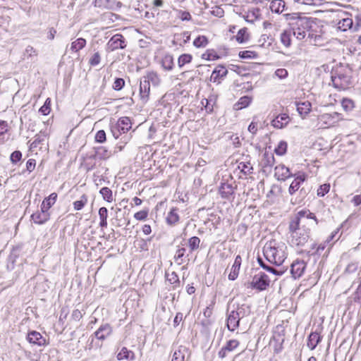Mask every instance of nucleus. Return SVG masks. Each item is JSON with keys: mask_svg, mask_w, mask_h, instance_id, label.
Here are the masks:
<instances>
[{"mask_svg": "<svg viewBox=\"0 0 361 361\" xmlns=\"http://www.w3.org/2000/svg\"><path fill=\"white\" fill-rule=\"evenodd\" d=\"M274 75L279 79H284L288 76V71L286 69L279 68V69L276 70Z\"/></svg>", "mask_w": 361, "mask_h": 361, "instance_id": "nucleus-62", "label": "nucleus"}, {"mask_svg": "<svg viewBox=\"0 0 361 361\" xmlns=\"http://www.w3.org/2000/svg\"><path fill=\"white\" fill-rule=\"evenodd\" d=\"M22 158V153L18 151H14L13 153H11L10 157V160L13 164H16L18 161H19Z\"/></svg>", "mask_w": 361, "mask_h": 361, "instance_id": "nucleus-58", "label": "nucleus"}, {"mask_svg": "<svg viewBox=\"0 0 361 361\" xmlns=\"http://www.w3.org/2000/svg\"><path fill=\"white\" fill-rule=\"evenodd\" d=\"M295 218H298L299 223H300V221L302 218L314 219L315 221V224H317V223H318L314 214L310 212L309 210H301V211L298 212Z\"/></svg>", "mask_w": 361, "mask_h": 361, "instance_id": "nucleus-36", "label": "nucleus"}, {"mask_svg": "<svg viewBox=\"0 0 361 361\" xmlns=\"http://www.w3.org/2000/svg\"><path fill=\"white\" fill-rule=\"evenodd\" d=\"M87 203V197L86 195L84 194L80 197V200H77L73 202V207H74L75 210L78 211V210L82 209Z\"/></svg>", "mask_w": 361, "mask_h": 361, "instance_id": "nucleus-46", "label": "nucleus"}, {"mask_svg": "<svg viewBox=\"0 0 361 361\" xmlns=\"http://www.w3.org/2000/svg\"><path fill=\"white\" fill-rule=\"evenodd\" d=\"M240 343L238 340L231 339L226 342V345L223 346L218 353L219 357L221 359L225 358L228 353L236 349Z\"/></svg>", "mask_w": 361, "mask_h": 361, "instance_id": "nucleus-11", "label": "nucleus"}, {"mask_svg": "<svg viewBox=\"0 0 361 361\" xmlns=\"http://www.w3.org/2000/svg\"><path fill=\"white\" fill-rule=\"evenodd\" d=\"M177 208H172L166 216V222L169 225H175L179 221Z\"/></svg>", "mask_w": 361, "mask_h": 361, "instance_id": "nucleus-32", "label": "nucleus"}, {"mask_svg": "<svg viewBox=\"0 0 361 361\" xmlns=\"http://www.w3.org/2000/svg\"><path fill=\"white\" fill-rule=\"evenodd\" d=\"M306 269V263L304 260L296 259L290 265V274L296 279L302 276Z\"/></svg>", "mask_w": 361, "mask_h": 361, "instance_id": "nucleus-8", "label": "nucleus"}, {"mask_svg": "<svg viewBox=\"0 0 361 361\" xmlns=\"http://www.w3.org/2000/svg\"><path fill=\"white\" fill-rule=\"evenodd\" d=\"M112 331L109 324H104L94 332V336L97 339L104 341L112 334Z\"/></svg>", "mask_w": 361, "mask_h": 361, "instance_id": "nucleus-13", "label": "nucleus"}, {"mask_svg": "<svg viewBox=\"0 0 361 361\" xmlns=\"http://www.w3.org/2000/svg\"><path fill=\"white\" fill-rule=\"evenodd\" d=\"M215 304V298H213V300L211 301L210 304L207 305L206 309L204 310V316L205 317H210L212 314V310Z\"/></svg>", "mask_w": 361, "mask_h": 361, "instance_id": "nucleus-57", "label": "nucleus"}, {"mask_svg": "<svg viewBox=\"0 0 361 361\" xmlns=\"http://www.w3.org/2000/svg\"><path fill=\"white\" fill-rule=\"evenodd\" d=\"M185 248L181 247L178 248L175 254L174 259L175 262H177L178 265L182 264L184 262L183 257L185 255Z\"/></svg>", "mask_w": 361, "mask_h": 361, "instance_id": "nucleus-48", "label": "nucleus"}, {"mask_svg": "<svg viewBox=\"0 0 361 361\" xmlns=\"http://www.w3.org/2000/svg\"><path fill=\"white\" fill-rule=\"evenodd\" d=\"M149 84L152 83V85L157 87L159 86L161 82V79L159 75L157 72L151 71L149 72L146 75L143 77Z\"/></svg>", "mask_w": 361, "mask_h": 361, "instance_id": "nucleus-29", "label": "nucleus"}, {"mask_svg": "<svg viewBox=\"0 0 361 361\" xmlns=\"http://www.w3.org/2000/svg\"><path fill=\"white\" fill-rule=\"evenodd\" d=\"M287 146L286 142L281 141L274 149L275 153L279 156L285 154L287 151Z\"/></svg>", "mask_w": 361, "mask_h": 361, "instance_id": "nucleus-49", "label": "nucleus"}, {"mask_svg": "<svg viewBox=\"0 0 361 361\" xmlns=\"http://www.w3.org/2000/svg\"><path fill=\"white\" fill-rule=\"evenodd\" d=\"M298 218H293L289 223L290 242L293 246H304L310 236V230L301 227Z\"/></svg>", "mask_w": 361, "mask_h": 361, "instance_id": "nucleus-2", "label": "nucleus"}, {"mask_svg": "<svg viewBox=\"0 0 361 361\" xmlns=\"http://www.w3.org/2000/svg\"><path fill=\"white\" fill-rule=\"evenodd\" d=\"M286 4L283 0H273L271 1L269 8L273 13H281L285 10Z\"/></svg>", "mask_w": 361, "mask_h": 361, "instance_id": "nucleus-23", "label": "nucleus"}, {"mask_svg": "<svg viewBox=\"0 0 361 361\" xmlns=\"http://www.w3.org/2000/svg\"><path fill=\"white\" fill-rule=\"evenodd\" d=\"M51 100L49 98H47L44 104V105L39 109V111L43 115H48L50 112L51 108Z\"/></svg>", "mask_w": 361, "mask_h": 361, "instance_id": "nucleus-53", "label": "nucleus"}, {"mask_svg": "<svg viewBox=\"0 0 361 361\" xmlns=\"http://www.w3.org/2000/svg\"><path fill=\"white\" fill-rule=\"evenodd\" d=\"M8 132V123L6 121H0V145L4 143L5 135Z\"/></svg>", "mask_w": 361, "mask_h": 361, "instance_id": "nucleus-44", "label": "nucleus"}, {"mask_svg": "<svg viewBox=\"0 0 361 361\" xmlns=\"http://www.w3.org/2000/svg\"><path fill=\"white\" fill-rule=\"evenodd\" d=\"M101 56L99 52H95L90 59L89 63L91 66H95L100 63Z\"/></svg>", "mask_w": 361, "mask_h": 361, "instance_id": "nucleus-56", "label": "nucleus"}, {"mask_svg": "<svg viewBox=\"0 0 361 361\" xmlns=\"http://www.w3.org/2000/svg\"><path fill=\"white\" fill-rule=\"evenodd\" d=\"M125 85V80L123 78H116L113 84V89L118 91L121 90Z\"/></svg>", "mask_w": 361, "mask_h": 361, "instance_id": "nucleus-55", "label": "nucleus"}, {"mask_svg": "<svg viewBox=\"0 0 361 361\" xmlns=\"http://www.w3.org/2000/svg\"><path fill=\"white\" fill-rule=\"evenodd\" d=\"M27 341L33 345L44 346L47 345V340L42 334L36 331H31L27 334Z\"/></svg>", "mask_w": 361, "mask_h": 361, "instance_id": "nucleus-10", "label": "nucleus"}, {"mask_svg": "<svg viewBox=\"0 0 361 361\" xmlns=\"http://www.w3.org/2000/svg\"><path fill=\"white\" fill-rule=\"evenodd\" d=\"M341 106L345 111H350L355 107V102L350 99L344 98L341 102Z\"/></svg>", "mask_w": 361, "mask_h": 361, "instance_id": "nucleus-47", "label": "nucleus"}, {"mask_svg": "<svg viewBox=\"0 0 361 361\" xmlns=\"http://www.w3.org/2000/svg\"><path fill=\"white\" fill-rule=\"evenodd\" d=\"M262 268L276 276H281L287 271V267H274L269 265L267 262H265L264 265Z\"/></svg>", "mask_w": 361, "mask_h": 361, "instance_id": "nucleus-27", "label": "nucleus"}, {"mask_svg": "<svg viewBox=\"0 0 361 361\" xmlns=\"http://www.w3.org/2000/svg\"><path fill=\"white\" fill-rule=\"evenodd\" d=\"M200 239L197 236H193L188 240V246L190 252L197 250L200 247Z\"/></svg>", "mask_w": 361, "mask_h": 361, "instance_id": "nucleus-43", "label": "nucleus"}, {"mask_svg": "<svg viewBox=\"0 0 361 361\" xmlns=\"http://www.w3.org/2000/svg\"><path fill=\"white\" fill-rule=\"evenodd\" d=\"M188 349L183 345L178 346L173 355L171 361H184L185 354L188 353Z\"/></svg>", "mask_w": 361, "mask_h": 361, "instance_id": "nucleus-26", "label": "nucleus"}, {"mask_svg": "<svg viewBox=\"0 0 361 361\" xmlns=\"http://www.w3.org/2000/svg\"><path fill=\"white\" fill-rule=\"evenodd\" d=\"M240 319L237 317V314L231 311L227 317V327L229 331H235L240 324Z\"/></svg>", "mask_w": 361, "mask_h": 361, "instance_id": "nucleus-20", "label": "nucleus"}, {"mask_svg": "<svg viewBox=\"0 0 361 361\" xmlns=\"http://www.w3.org/2000/svg\"><path fill=\"white\" fill-rule=\"evenodd\" d=\"M270 283L269 276L262 271L256 270L255 274L253 276L252 281L250 282L249 288L256 289L259 291L266 290Z\"/></svg>", "mask_w": 361, "mask_h": 361, "instance_id": "nucleus-4", "label": "nucleus"}, {"mask_svg": "<svg viewBox=\"0 0 361 361\" xmlns=\"http://www.w3.org/2000/svg\"><path fill=\"white\" fill-rule=\"evenodd\" d=\"M322 336L317 332H312L308 336L307 346L310 349L314 350L321 341Z\"/></svg>", "mask_w": 361, "mask_h": 361, "instance_id": "nucleus-25", "label": "nucleus"}, {"mask_svg": "<svg viewBox=\"0 0 361 361\" xmlns=\"http://www.w3.org/2000/svg\"><path fill=\"white\" fill-rule=\"evenodd\" d=\"M235 39L239 43H244L248 41L249 34L247 32V28L243 27L238 32Z\"/></svg>", "mask_w": 361, "mask_h": 361, "instance_id": "nucleus-37", "label": "nucleus"}, {"mask_svg": "<svg viewBox=\"0 0 361 361\" xmlns=\"http://www.w3.org/2000/svg\"><path fill=\"white\" fill-rule=\"evenodd\" d=\"M167 280L171 284H174L175 286L180 283L179 277L175 272H172L171 274H167Z\"/></svg>", "mask_w": 361, "mask_h": 361, "instance_id": "nucleus-54", "label": "nucleus"}, {"mask_svg": "<svg viewBox=\"0 0 361 361\" xmlns=\"http://www.w3.org/2000/svg\"><path fill=\"white\" fill-rule=\"evenodd\" d=\"M252 102V98L249 96H243L240 97L238 102L235 104V106H237V109H240L243 108H245Z\"/></svg>", "mask_w": 361, "mask_h": 361, "instance_id": "nucleus-39", "label": "nucleus"}, {"mask_svg": "<svg viewBox=\"0 0 361 361\" xmlns=\"http://www.w3.org/2000/svg\"><path fill=\"white\" fill-rule=\"evenodd\" d=\"M256 56L257 54L251 51H241L239 52V56L241 59H252Z\"/></svg>", "mask_w": 361, "mask_h": 361, "instance_id": "nucleus-60", "label": "nucleus"}, {"mask_svg": "<svg viewBox=\"0 0 361 361\" xmlns=\"http://www.w3.org/2000/svg\"><path fill=\"white\" fill-rule=\"evenodd\" d=\"M275 171V176L278 180H286L288 178L295 176V174H293L290 169L286 167L283 164H279L276 166L274 169Z\"/></svg>", "mask_w": 361, "mask_h": 361, "instance_id": "nucleus-12", "label": "nucleus"}, {"mask_svg": "<svg viewBox=\"0 0 361 361\" xmlns=\"http://www.w3.org/2000/svg\"><path fill=\"white\" fill-rule=\"evenodd\" d=\"M57 199V194L56 192L51 193L48 197L45 198L41 204L42 209L49 212V208L54 204Z\"/></svg>", "mask_w": 361, "mask_h": 361, "instance_id": "nucleus-31", "label": "nucleus"}, {"mask_svg": "<svg viewBox=\"0 0 361 361\" xmlns=\"http://www.w3.org/2000/svg\"><path fill=\"white\" fill-rule=\"evenodd\" d=\"M96 155L101 159H106L111 156V152L104 147L96 148Z\"/></svg>", "mask_w": 361, "mask_h": 361, "instance_id": "nucleus-41", "label": "nucleus"}, {"mask_svg": "<svg viewBox=\"0 0 361 361\" xmlns=\"http://www.w3.org/2000/svg\"><path fill=\"white\" fill-rule=\"evenodd\" d=\"M116 130L123 133H127L131 128V121L128 117H121L118 119L116 126Z\"/></svg>", "mask_w": 361, "mask_h": 361, "instance_id": "nucleus-18", "label": "nucleus"}, {"mask_svg": "<svg viewBox=\"0 0 361 361\" xmlns=\"http://www.w3.org/2000/svg\"><path fill=\"white\" fill-rule=\"evenodd\" d=\"M236 185L232 180L231 182H221L219 188V192L224 199L228 200L234 193Z\"/></svg>", "mask_w": 361, "mask_h": 361, "instance_id": "nucleus-7", "label": "nucleus"}, {"mask_svg": "<svg viewBox=\"0 0 361 361\" xmlns=\"http://www.w3.org/2000/svg\"><path fill=\"white\" fill-rule=\"evenodd\" d=\"M117 358L118 360H124V359L133 360H135V353L133 351L128 350L126 347H123L121 348V351L118 353Z\"/></svg>", "mask_w": 361, "mask_h": 361, "instance_id": "nucleus-30", "label": "nucleus"}, {"mask_svg": "<svg viewBox=\"0 0 361 361\" xmlns=\"http://www.w3.org/2000/svg\"><path fill=\"white\" fill-rule=\"evenodd\" d=\"M292 34L299 40L303 39L306 35L307 32L305 30H302L301 27L293 28L292 30Z\"/></svg>", "mask_w": 361, "mask_h": 361, "instance_id": "nucleus-50", "label": "nucleus"}, {"mask_svg": "<svg viewBox=\"0 0 361 361\" xmlns=\"http://www.w3.org/2000/svg\"><path fill=\"white\" fill-rule=\"evenodd\" d=\"M294 177L295 178L290 183L288 188V192L291 195H294L296 192L299 190L301 185L305 181L307 176L304 173H298V175L295 174V176Z\"/></svg>", "mask_w": 361, "mask_h": 361, "instance_id": "nucleus-9", "label": "nucleus"}, {"mask_svg": "<svg viewBox=\"0 0 361 361\" xmlns=\"http://www.w3.org/2000/svg\"><path fill=\"white\" fill-rule=\"evenodd\" d=\"M361 299V281L355 292L353 294V300L356 302H360Z\"/></svg>", "mask_w": 361, "mask_h": 361, "instance_id": "nucleus-64", "label": "nucleus"}, {"mask_svg": "<svg viewBox=\"0 0 361 361\" xmlns=\"http://www.w3.org/2000/svg\"><path fill=\"white\" fill-rule=\"evenodd\" d=\"M335 27L338 31H350L355 32L354 21L352 14L344 12L341 13Z\"/></svg>", "mask_w": 361, "mask_h": 361, "instance_id": "nucleus-5", "label": "nucleus"}, {"mask_svg": "<svg viewBox=\"0 0 361 361\" xmlns=\"http://www.w3.org/2000/svg\"><path fill=\"white\" fill-rule=\"evenodd\" d=\"M259 13V10L257 9L248 13V15L247 16V21L253 23L255 20L258 18Z\"/></svg>", "mask_w": 361, "mask_h": 361, "instance_id": "nucleus-63", "label": "nucleus"}, {"mask_svg": "<svg viewBox=\"0 0 361 361\" xmlns=\"http://www.w3.org/2000/svg\"><path fill=\"white\" fill-rule=\"evenodd\" d=\"M292 35V30H284L281 34V42L286 47H289L291 45Z\"/></svg>", "mask_w": 361, "mask_h": 361, "instance_id": "nucleus-35", "label": "nucleus"}, {"mask_svg": "<svg viewBox=\"0 0 361 361\" xmlns=\"http://www.w3.org/2000/svg\"><path fill=\"white\" fill-rule=\"evenodd\" d=\"M227 73L228 71L226 67L222 65H219L213 71L210 80L213 82H219V79L224 78L226 76Z\"/></svg>", "mask_w": 361, "mask_h": 361, "instance_id": "nucleus-15", "label": "nucleus"}, {"mask_svg": "<svg viewBox=\"0 0 361 361\" xmlns=\"http://www.w3.org/2000/svg\"><path fill=\"white\" fill-rule=\"evenodd\" d=\"M126 47L124 37L119 34L114 35L106 44L108 51H114L118 49H124Z\"/></svg>", "mask_w": 361, "mask_h": 361, "instance_id": "nucleus-6", "label": "nucleus"}, {"mask_svg": "<svg viewBox=\"0 0 361 361\" xmlns=\"http://www.w3.org/2000/svg\"><path fill=\"white\" fill-rule=\"evenodd\" d=\"M86 45V40L84 38H78L73 41L71 44L70 49L72 52H78L82 49Z\"/></svg>", "mask_w": 361, "mask_h": 361, "instance_id": "nucleus-33", "label": "nucleus"}, {"mask_svg": "<svg viewBox=\"0 0 361 361\" xmlns=\"http://www.w3.org/2000/svg\"><path fill=\"white\" fill-rule=\"evenodd\" d=\"M192 59V56L188 54H181L178 59V65L179 68H182L184 65L190 63Z\"/></svg>", "mask_w": 361, "mask_h": 361, "instance_id": "nucleus-42", "label": "nucleus"}, {"mask_svg": "<svg viewBox=\"0 0 361 361\" xmlns=\"http://www.w3.org/2000/svg\"><path fill=\"white\" fill-rule=\"evenodd\" d=\"M148 215V211L147 210H142L140 212H136L134 214L135 219L139 221H143L145 220Z\"/></svg>", "mask_w": 361, "mask_h": 361, "instance_id": "nucleus-61", "label": "nucleus"}, {"mask_svg": "<svg viewBox=\"0 0 361 361\" xmlns=\"http://www.w3.org/2000/svg\"><path fill=\"white\" fill-rule=\"evenodd\" d=\"M150 92V84L142 78L140 84V95L141 99L146 102L149 98Z\"/></svg>", "mask_w": 361, "mask_h": 361, "instance_id": "nucleus-19", "label": "nucleus"}, {"mask_svg": "<svg viewBox=\"0 0 361 361\" xmlns=\"http://www.w3.org/2000/svg\"><path fill=\"white\" fill-rule=\"evenodd\" d=\"M289 121L290 118L288 115L286 114H281L272 120L271 125L276 128H283L289 123Z\"/></svg>", "mask_w": 361, "mask_h": 361, "instance_id": "nucleus-17", "label": "nucleus"}, {"mask_svg": "<svg viewBox=\"0 0 361 361\" xmlns=\"http://www.w3.org/2000/svg\"><path fill=\"white\" fill-rule=\"evenodd\" d=\"M313 23L314 21L311 18L300 17L297 20L295 25L298 27H301L302 30L307 32L312 29Z\"/></svg>", "mask_w": 361, "mask_h": 361, "instance_id": "nucleus-21", "label": "nucleus"}, {"mask_svg": "<svg viewBox=\"0 0 361 361\" xmlns=\"http://www.w3.org/2000/svg\"><path fill=\"white\" fill-rule=\"evenodd\" d=\"M208 39L205 36H198L195 39L193 45L197 48L205 47L208 44Z\"/></svg>", "mask_w": 361, "mask_h": 361, "instance_id": "nucleus-45", "label": "nucleus"}, {"mask_svg": "<svg viewBox=\"0 0 361 361\" xmlns=\"http://www.w3.org/2000/svg\"><path fill=\"white\" fill-rule=\"evenodd\" d=\"M274 162V157L273 154H269L268 153L264 154V158L262 161V165L263 168L271 167Z\"/></svg>", "mask_w": 361, "mask_h": 361, "instance_id": "nucleus-40", "label": "nucleus"}, {"mask_svg": "<svg viewBox=\"0 0 361 361\" xmlns=\"http://www.w3.org/2000/svg\"><path fill=\"white\" fill-rule=\"evenodd\" d=\"M242 262V258L238 255L235 257L234 263L232 266L231 271L228 275L229 280L234 281L238 276L239 270Z\"/></svg>", "mask_w": 361, "mask_h": 361, "instance_id": "nucleus-22", "label": "nucleus"}, {"mask_svg": "<svg viewBox=\"0 0 361 361\" xmlns=\"http://www.w3.org/2000/svg\"><path fill=\"white\" fill-rule=\"evenodd\" d=\"M287 246L283 242L271 240L267 242L263 247V254L267 261L275 267H288L283 265L286 258Z\"/></svg>", "mask_w": 361, "mask_h": 361, "instance_id": "nucleus-1", "label": "nucleus"}, {"mask_svg": "<svg viewBox=\"0 0 361 361\" xmlns=\"http://www.w3.org/2000/svg\"><path fill=\"white\" fill-rule=\"evenodd\" d=\"M161 65L164 70L171 71L174 67L173 58L171 54H166L161 61Z\"/></svg>", "mask_w": 361, "mask_h": 361, "instance_id": "nucleus-24", "label": "nucleus"}, {"mask_svg": "<svg viewBox=\"0 0 361 361\" xmlns=\"http://www.w3.org/2000/svg\"><path fill=\"white\" fill-rule=\"evenodd\" d=\"M99 193L102 195L104 200L107 201L108 202H113V194L110 188L104 187L101 188Z\"/></svg>", "mask_w": 361, "mask_h": 361, "instance_id": "nucleus-38", "label": "nucleus"}, {"mask_svg": "<svg viewBox=\"0 0 361 361\" xmlns=\"http://www.w3.org/2000/svg\"><path fill=\"white\" fill-rule=\"evenodd\" d=\"M333 85L338 90H345L352 85V69L348 65H340L331 72Z\"/></svg>", "mask_w": 361, "mask_h": 361, "instance_id": "nucleus-3", "label": "nucleus"}, {"mask_svg": "<svg viewBox=\"0 0 361 361\" xmlns=\"http://www.w3.org/2000/svg\"><path fill=\"white\" fill-rule=\"evenodd\" d=\"M232 311L237 314V317L240 320L249 316L251 312L250 307L246 305H242L241 306H238L236 310Z\"/></svg>", "mask_w": 361, "mask_h": 361, "instance_id": "nucleus-28", "label": "nucleus"}, {"mask_svg": "<svg viewBox=\"0 0 361 361\" xmlns=\"http://www.w3.org/2000/svg\"><path fill=\"white\" fill-rule=\"evenodd\" d=\"M311 103L309 102H304L297 104V111L302 116L307 115L311 110Z\"/></svg>", "mask_w": 361, "mask_h": 361, "instance_id": "nucleus-34", "label": "nucleus"}, {"mask_svg": "<svg viewBox=\"0 0 361 361\" xmlns=\"http://www.w3.org/2000/svg\"><path fill=\"white\" fill-rule=\"evenodd\" d=\"M95 141L99 143H103L106 141V133L103 130L97 131L95 135Z\"/></svg>", "mask_w": 361, "mask_h": 361, "instance_id": "nucleus-59", "label": "nucleus"}, {"mask_svg": "<svg viewBox=\"0 0 361 361\" xmlns=\"http://www.w3.org/2000/svg\"><path fill=\"white\" fill-rule=\"evenodd\" d=\"M49 212L41 207L40 211L32 214L31 218L35 224H43L49 219Z\"/></svg>", "mask_w": 361, "mask_h": 361, "instance_id": "nucleus-14", "label": "nucleus"}, {"mask_svg": "<svg viewBox=\"0 0 361 361\" xmlns=\"http://www.w3.org/2000/svg\"><path fill=\"white\" fill-rule=\"evenodd\" d=\"M339 114L336 112L332 114H324L318 117L319 123L332 126L335 123L336 120L338 118Z\"/></svg>", "mask_w": 361, "mask_h": 361, "instance_id": "nucleus-16", "label": "nucleus"}, {"mask_svg": "<svg viewBox=\"0 0 361 361\" xmlns=\"http://www.w3.org/2000/svg\"><path fill=\"white\" fill-rule=\"evenodd\" d=\"M295 2L308 6H317L322 4L323 0H294Z\"/></svg>", "mask_w": 361, "mask_h": 361, "instance_id": "nucleus-51", "label": "nucleus"}, {"mask_svg": "<svg viewBox=\"0 0 361 361\" xmlns=\"http://www.w3.org/2000/svg\"><path fill=\"white\" fill-rule=\"evenodd\" d=\"M330 190V185L329 183H325L318 188L317 190V195L319 197H324L326 193L329 192Z\"/></svg>", "mask_w": 361, "mask_h": 361, "instance_id": "nucleus-52", "label": "nucleus"}]
</instances>
